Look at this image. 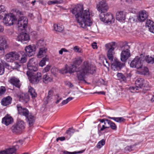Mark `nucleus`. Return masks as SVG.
<instances>
[{
  "instance_id": "4d7b16f0",
  "label": "nucleus",
  "mask_w": 154,
  "mask_h": 154,
  "mask_svg": "<svg viewBox=\"0 0 154 154\" xmlns=\"http://www.w3.org/2000/svg\"><path fill=\"white\" fill-rule=\"evenodd\" d=\"M52 97V96L48 95L47 96L45 99V103H48L49 101L51 99Z\"/></svg>"
},
{
  "instance_id": "774afa93",
  "label": "nucleus",
  "mask_w": 154,
  "mask_h": 154,
  "mask_svg": "<svg viewBox=\"0 0 154 154\" xmlns=\"http://www.w3.org/2000/svg\"><path fill=\"white\" fill-rule=\"evenodd\" d=\"M151 29V30L150 29H149V30L151 32L154 33V25L150 27Z\"/></svg>"
},
{
  "instance_id": "dca6fc26",
  "label": "nucleus",
  "mask_w": 154,
  "mask_h": 154,
  "mask_svg": "<svg viewBox=\"0 0 154 154\" xmlns=\"http://www.w3.org/2000/svg\"><path fill=\"white\" fill-rule=\"evenodd\" d=\"M109 120H106V121L103 123L104 124L102 125L101 128V125L100 124L98 125V132L99 135H100L101 134V131H103L106 128H109Z\"/></svg>"
},
{
  "instance_id": "c9c22d12",
  "label": "nucleus",
  "mask_w": 154,
  "mask_h": 154,
  "mask_svg": "<svg viewBox=\"0 0 154 154\" xmlns=\"http://www.w3.org/2000/svg\"><path fill=\"white\" fill-rule=\"evenodd\" d=\"M117 76L119 80L123 81L125 82H126L127 79L126 77L122 73H118L117 74Z\"/></svg>"
},
{
  "instance_id": "423d86ee",
  "label": "nucleus",
  "mask_w": 154,
  "mask_h": 154,
  "mask_svg": "<svg viewBox=\"0 0 154 154\" xmlns=\"http://www.w3.org/2000/svg\"><path fill=\"white\" fill-rule=\"evenodd\" d=\"M26 74L30 82L33 84H37L42 79V75L40 72H38L36 74L34 72H27Z\"/></svg>"
},
{
  "instance_id": "c85d7f7f",
  "label": "nucleus",
  "mask_w": 154,
  "mask_h": 154,
  "mask_svg": "<svg viewBox=\"0 0 154 154\" xmlns=\"http://www.w3.org/2000/svg\"><path fill=\"white\" fill-rule=\"evenodd\" d=\"M82 60L80 57H77L75 58L73 61V65L77 66H79L82 62Z\"/></svg>"
},
{
  "instance_id": "a878e982",
  "label": "nucleus",
  "mask_w": 154,
  "mask_h": 154,
  "mask_svg": "<svg viewBox=\"0 0 154 154\" xmlns=\"http://www.w3.org/2000/svg\"><path fill=\"white\" fill-rule=\"evenodd\" d=\"M47 51V49L45 47H42L39 48L38 54L37 57L38 58H41L46 55V53Z\"/></svg>"
},
{
  "instance_id": "0e129e2a",
  "label": "nucleus",
  "mask_w": 154,
  "mask_h": 154,
  "mask_svg": "<svg viewBox=\"0 0 154 154\" xmlns=\"http://www.w3.org/2000/svg\"><path fill=\"white\" fill-rule=\"evenodd\" d=\"M92 46L94 49H95L97 48V46L96 42L93 43L92 44Z\"/></svg>"
},
{
  "instance_id": "5fc2aeb1",
  "label": "nucleus",
  "mask_w": 154,
  "mask_h": 154,
  "mask_svg": "<svg viewBox=\"0 0 154 154\" xmlns=\"http://www.w3.org/2000/svg\"><path fill=\"white\" fill-rule=\"evenodd\" d=\"M5 68L4 66L0 63V75H2L4 72Z\"/></svg>"
},
{
  "instance_id": "37998d69",
  "label": "nucleus",
  "mask_w": 154,
  "mask_h": 154,
  "mask_svg": "<svg viewBox=\"0 0 154 154\" xmlns=\"http://www.w3.org/2000/svg\"><path fill=\"white\" fill-rule=\"evenodd\" d=\"M62 2V0H55L54 1H49L48 2V4L49 5L60 4Z\"/></svg>"
},
{
  "instance_id": "a19ab883",
  "label": "nucleus",
  "mask_w": 154,
  "mask_h": 154,
  "mask_svg": "<svg viewBox=\"0 0 154 154\" xmlns=\"http://www.w3.org/2000/svg\"><path fill=\"white\" fill-rule=\"evenodd\" d=\"M75 132V130L72 128H69L66 132V133L67 134L69 137H70L71 135Z\"/></svg>"
},
{
  "instance_id": "3c124183",
  "label": "nucleus",
  "mask_w": 154,
  "mask_h": 154,
  "mask_svg": "<svg viewBox=\"0 0 154 154\" xmlns=\"http://www.w3.org/2000/svg\"><path fill=\"white\" fill-rule=\"evenodd\" d=\"M6 89L3 86L0 87V96L4 94L6 91Z\"/></svg>"
},
{
  "instance_id": "a18cd8bd",
  "label": "nucleus",
  "mask_w": 154,
  "mask_h": 154,
  "mask_svg": "<svg viewBox=\"0 0 154 154\" xmlns=\"http://www.w3.org/2000/svg\"><path fill=\"white\" fill-rule=\"evenodd\" d=\"M129 90L131 92L135 93L138 92L137 90H138L139 88L136 86V87L132 86L129 87Z\"/></svg>"
},
{
  "instance_id": "bb28decb",
  "label": "nucleus",
  "mask_w": 154,
  "mask_h": 154,
  "mask_svg": "<svg viewBox=\"0 0 154 154\" xmlns=\"http://www.w3.org/2000/svg\"><path fill=\"white\" fill-rule=\"evenodd\" d=\"M28 93L33 99H34L37 96V94L34 88L31 86L28 87Z\"/></svg>"
},
{
  "instance_id": "bf43d9fd",
  "label": "nucleus",
  "mask_w": 154,
  "mask_h": 154,
  "mask_svg": "<svg viewBox=\"0 0 154 154\" xmlns=\"http://www.w3.org/2000/svg\"><path fill=\"white\" fill-rule=\"evenodd\" d=\"M65 84L69 88H72L73 87V85L69 82H66Z\"/></svg>"
},
{
  "instance_id": "338daca9",
  "label": "nucleus",
  "mask_w": 154,
  "mask_h": 154,
  "mask_svg": "<svg viewBox=\"0 0 154 154\" xmlns=\"http://www.w3.org/2000/svg\"><path fill=\"white\" fill-rule=\"evenodd\" d=\"M28 17L31 19H33L34 17L33 14L32 13H29L28 14Z\"/></svg>"
},
{
  "instance_id": "f3484780",
  "label": "nucleus",
  "mask_w": 154,
  "mask_h": 154,
  "mask_svg": "<svg viewBox=\"0 0 154 154\" xmlns=\"http://www.w3.org/2000/svg\"><path fill=\"white\" fill-rule=\"evenodd\" d=\"M17 39L18 41L23 42L25 41H28L30 39V37L26 33H21L18 36Z\"/></svg>"
},
{
  "instance_id": "c03bdc74",
  "label": "nucleus",
  "mask_w": 154,
  "mask_h": 154,
  "mask_svg": "<svg viewBox=\"0 0 154 154\" xmlns=\"http://www.w3.org/2000/svg\"><path fill=\"white\" fill-rule=\"evenodd\" d=\"M105 141L104 139H102L97 144V147L98 148H100L102 146L105 144Z\"/></svg>"
},
{
  "instance_id": "473e14b6",
  "label": "nucleus",
  "mask_w": 154,
  "mask_h": 154,
  "mask_svg": "<svg viewBox=\"0 0 154 154\" xmlns=\"http://www.w3.org/2000/svg\"><path fill=\"white\" fill-rule=\"evenodd\" d=\"M67 67L68 72L70 74L74 73L75 72H76V71L77 69L76 66L73 64L69 66H67Z\"/></svg>"
},
{
  "instance_id": "2eb2a0df",
  "label": "nucleus",
  "mask_w": 154,
  "mask_h": 154,
  "mask_svg": "<svg viewBox=\"0 0 154 154\" xmlns=\"http://www.w3.org/2000/svg\"><path fill=\"white\" fill-rule=\"evenodd\" d=\"M36 49L35 46L34 45L26 46L25 48V50L26 54L29 57H31L33 55Z\"/></svg>"
},
{
  "instance_id": "f03ea898",
  "label": "nucleus",
  "mask_w": 154,
  "mask_h": 154,
  "mask_svg": "<svg viewBox=\"0 0 154 154\" xmlns=\"http://www.w3.org/2000/svg\"><path fill=\"white\" fill-rule=\"evenodd\" d=\"M96 70L95 66L90 63L88 61H85L77 68L76 77L80 82L82 81L85 83H86L85 79L86 75L93 74L95 72Z\"/></svg>"
},
{
  "instance_id": "20e7f679",
  "label": "nucleus",
  "mask_w": 154,
  "mask_h": 154,
  "mask_svg": "<svg viewBox=\"0 0 154 154\" xmlns=\"http://www.w3.org/2000/svg\"><path fill=\"white\" fill-rule=\"evenodd\" d=\"M18 113L21 115L26 117L29 126H32L35 122V118L31 113H29L28 110L26 108L23 107L20 104H17L16 106Z\"/></svg>"
},
{
  "instance_id": "6e6d98bb",
  "label": "nucleus",
  "mask_w": 154,
  "mask_h": 154,
  "mask_svg": "<svg viewBox=\"0 0 154 154\" xmlns=\"http://www.w3.org/2000/svg\"><path fill=\"white\" fill-rule=\"evenodd\" d=\"M51 69V66L49 65H47L42 70V72L45 73L48 72Z\"/></svg>"
},
{
  "instance_id": "603ef678",
  "label": "nucleus",
  "mask_w": 154,
  "mask_h": 154,
  "mask_svg": "<svg viewBox=\"0 0 154 154\" xmlns=\"http://www.w3.org/2000/svg\"><path fill=\"white\" fill-rule=\"evenodd\" d=\"M103 63L104 66L106 67L107 68H109V63L107 61L106 59H104L103 61Z\"/></svg>"
},
{
  "instance_id": "1a4fd4ad",
  "label": "nucleus",
  "mask_w": 154,
  "mask_h": 154,
  "mask_svg": "<svg viewBox=\"0 0 154 154\" xmlns=\"http://www.w3.org/2000/svg\"><path fill=\"white\" fill-rule=\"evenodd\" d=\"M24 128V122L23 121H19L11 128L12 132L16 134L21 133Z\"/></svg>"
},
{
  "instance_id": "2f4dec72",
  "label": "nucleus",
  "mask_w": 154,
  "mask_h": 154,
  "mask_svg": "<svg viewBox=\"0 0 154 154\" xmlns=\"http://www.w3.org/2000/svg\"><path fill=\"white\" fill-rule=\"evenodd\" d=\"M54 28L56 31L60 32L63 31L64 29L63 26L61 24H54Z\"/></svg>"
},
{
  "instance_id": "39448f33",
  "label": "nucleus",
  "mask_w": 154,
  "mask_h": 154,
  "mask_svg": "<svg viewBox=\"0 0 154 154\" xmlns=\"http://www.w3.org/2000/svg\"><path fill=\"white\" fill-rule=\"evenodd\" d=\"M121 48L123 51L121 54V60L122 62H125L130 56V51L129 50L130 47L128 45V43L125 42L123 43Z\"/></svg>"
},
{
  "instance_id": "052dcab7",
  "label": "nucleus",
  "mask_w": 154,
  "mask_h": 154,
  "mask_svg": "<svg viewBox=\"0 0 154 154\" xmlns=\"http://www.w3.org/2000/svg\"><path fill=\"white\" fill-rule=\"evenodd\" d=\"M57 100L56 102V104H57L60 101L62 100V98L61 97H60L59 95L58 94L57 95Z\"/></svg>"
},
{
  "instance_id": "4c0bfd02",
  "label": "nucleus",
  "mask_w": 154,
  "mask_h": 154,
  "mask_svg": "<svg viewBox=\"0 0 154 154\" xmlns=\"http://www.w3.org/2000/svg\"><path fill=\"white\" fill-rule=\"evenodd\" d=\"M48 58L46 56L45 57L42 58V59L40 62L39 65L42 67L43 66L45 65L46 62L48 61Z\"/></svg>"
},
{
  "instance_id": "aec40b11",
  "label": "nucleus",
  "mask_w": 154,
  "mask_h": 154,
  "mask_svg": "<svg viewBox=\"0 0 154 154\" xmlns=\"http://www.w3.org/2000/svg\"><path fill=\"white\" fill-rule=\"evenodd\" d=\"M148 17V13L146 11L143 10L139 12L137 16V19L140 22H143Z\"/></svg>"
},
{
  "instance_id": "5701e85b",
  "label": "nucleus",
  "mask_w": 154,
  "mask_h": 154,
  "mask_svg": "<svg viewBox=\"0 0 154 154\" xmlns=\"http://www.w3.org/2000/svg\"><path fill=\"white\" fill-rule=\"evenodd\" d=\"M126 12L124 11H121L116 13V19L119 21L124 20L125 18Z\"/></svg>"
},
{
  "instance_id": "4be33fe9",
  "label": "nucleus",
  "mask_w": 154,
  "mask_h": 154,
  "mask_svg": "<svg viewBox=\"0 0 154 154\" xmlns=\"http://www.w3.org/2000/svg\"><path fill=\"white\" fill-rule=\"evenodd\" d=\"M19 100L24 103H27L29 100V97L27 94L22 93L18 95Z\"/></svg>"
},
{
  "instance_id": "0eeeda50",
  "label": "nucleus",
  "mask_w": 154,
  "mask_h": 154,
  "mask_svg": "<svg viewBox=\"0 0 154 154\" xmlns=\"http://www.w3.org/2000/svg\"><path fill=\"white\" fill-rule=\"evenodd\" d=\"M115 45V42H112L105 45V47L107 50V55L109 60L112 61L114 57L115 53L114 50Z\"/></svg>"
},
{
  "instance_id": "69168bd1",
  "label": "nucleus",
  "mask_w": 154,
  "mask_h": 154,
  "mask_svg": "<svg viewBox=\"0 0 154 154\" xmlns=\"http://www.w3.org/2000/svg\"><path fill=\"white\" fill-rule=\"evenodd\" d=\"M54 92L52 90H50L48 92V95L52 96Z\"/></svg>"
},
{
  "instance_id": "9b49d317",
  "label": "nucleus",
  "mask_w": 154,
  "mask_h": 154,
  "mask_svg": "<svg viewBox=\"0 0 154 154\" xmlns=\"http://www.w3.org/2000/svg\"><path fill=\"white\" fill-rule=\"evenodd\" d=\"M20 57V54L15 52H11L7 54L4 59L8 62H12L15 60H18Z\"/></svg>"
},
{
  "instance_id": "a211bd4d",
  "label": "nucleus",
  "mask_w": 154,
  "mask_h": 154,
  "mask_svg": "<svg viewBox=\"0 0 154 154\" xmlns=\"http://www.w3.org/2000/svg\"><path fill=\"white\" fill-rule=\"evenodd\" d=\"M13 122V119L12 117L9 114L6 115L2 119V123L8 125L11 124Z\"/></svg>"
},
{
  "instance_id": "de8ad7c7",
  "label": "nucleus",
  "mask_w": 154,
  "mask_h": 154,
  "mask_svg": "<svg viewBox=\"0 0 154 154\" xmlns=\"http://www.w3.org/2000/svg\"><path fill=\"white\" fill-rule=\"evenodd\" d=\"M13 11L14 13H15L18 15L21 16L23 15V13L17 8H15L13 9Z\"/></svg>"
},
{
  "instance_id": "4468645a",
  "label": "nucleus",
  "mask_w": 154,
  "mask_h": 154,
  "mask_svg": "<svg viewBox=\"0 0 154 154\" xmlns=\"http://www.w3.org/2000/svg\"><path fill=\"white\" fill-rule=\"evenodd\" d=\"M21 19L18 20L17 26L19 28V29L21 30H23L25 29L27 27L28 24V20L26 18L22 17Z\"/></svg>"
},
{
  "instance_id": "e2e57ef3",
  "label": "nucleus",
  "mask_w": 154,
  "mask_h": 154,
  "mask_svg": "<svg viewBox=\"0 0 154 154\" xmlns=\"http://www.w3.org/2000/svg\"><path fill=\"white\" fill-rule=\"evenodd\" d=\"M14 64L15 65L14 67L16 69L19 68L20 66V65L19 64V63L16 62H14Z\"/></svg>"
},
{
  "instance_id": "7ed1b4c3",
  "label": "nucleus",
  "mask_w": 154,
  "mask_h": 154,
  "mask_svg": "<svg viewBox=\"0 0 154 154\" xmlns=\"http://www.w3.org/2000/svg\"><path fill=\"white\" fill-rule=\"evenodd\" d=\"M97 7L98 11L100 12L99 16L101 21L109 24L114 23L115 19L113 15L109 13L105 14V12L108 9V6L105 1H101Z\"/></svg>"
},
{
  "instance_id": "f257e3e1",
  "label": "nucleus",
  "mask_w": 154,
  "mask_h": 154,
  "mask_svg": "<svg viewBox=\"0 0 154 154\" xmlns=\"http://www.w3.org/2000/svg\"><path fill=\"white\" fill-rule=\"evenodd\" d=\"M83 6L81 4L75 6L71 11L72 14L75 15L76 19L81 27L87 29L88 26L92 24L90 17L89 10L83 11Z\"/></svg>"
},
{
  "instance_id": "79ce46f5",
  "label": "nucleus",
  "mask_w": 154,
  "mask_h": 154,
  "mask_svg": "<svg viewBox=\"0 0 154 154\" xmlns=\"http://www.w3.org/2000/svg\"><path fill=\"white\" fill-rule=\"evenodd\" d=\"M109 122V128H110L113 130H116L117 128L116 124L110 120Z\"/></svg>"
},
{
  "instance_id": "13d9d810",
  "label": "nucleus",
  "mask_w": 154,
  "mask_h": 154,
  "mask_svg": "<svg viewBox=\"0 0 154 154\" xmlns=\"http://www.w3.org/2000/svg\"><path fill=\"white\" fill-rule=\"evenodd\" d=\"M63 52H68V51L65 48H62L59 51V54L61 55L63 54Z\"/></svg>"
},
{
  "instance_id": "72a5a7b5",
  "label": "nucleus",
  "mask_w": 154,
  "mask_h": 154,
  "mask_svg": "<svg viewBox=\"0 0 154 154\" xmlns=\"http://www.w3.org/2000/svg\"><path fill=\"white\" fill-rule=\"evenodd\" d=\"M6 13L5 9V7L3 5L0 6V20L3 18V15H4Z\"/></svg>"
},
{
  "instance_id": "b1692460",
  "label": "nucleus",
  "mask_w": 154,
  "mask_h": 154,
  "mask_svg": "<svg viewBox=\"0 0 154 154\" xmlns=\"http://www.w3.org/2000/svg\"><path fill=\"white\" fill-rule=\"evenodd\" d=\"M10 82L17 88H20L21 86L19 80L15 77L11 78L10 81Z\"/></svg>"
},
{
  "instance_id": "393cba45",
  "label": "nucleus",
  "mask_w": 154,
  "mask_h": 154,
  "mask_svg": "<svg viewBox=\"0 0 154 154\" xmlns=\"http://www.w3.org/2000/svg\"><path fill=\"white\" fill-rule=\"evenodd\" d=\"M12 98L8 96L6 98H3L1 100L2 104L4 106H7L11 103Z\"/></svg>"
},
{
  "instance_id": "680f3d73",
  "label": "nucleus",
  "mask_w": 154,
  "mask_h": 154,
  "mask_svg": "<svg viewBox=\"0 0 154 154\" xmlns=\"http://www.w3.org/2000/svg\"><path fill=\"white\" fill-rule=\"evenodd\" d=\"M65 137H58L56 141H58L59 140H60L61 141H63L64 140H65Z\"/></svg>"
},
{
  "instance_id": "ddd939ff",
  "label": "nucleus",
  "mask_w": 154,
  "mask_h": 154,
  "mask_svg": "<svg viewBox=\"0 0 154 154\" xmlns=\"http://www.w3.org/2000/svg\"><path fill=\"white\" fill-rule=\"evenodd\" d=\"M111 62V69L114 71L121 69L125 65L124 63H121L116 58H114L112 61Z\"/></svg>"
},
{
  "instance_id": "412c9836",
  "label": "nucleus",
  "mask_w": 154,
  "mask_h": 154,
  "mask_svg": "<svg viewBox=\"0 0 154 154\" xmlns=\"http://www.w3.org/2000/svg\"><path fill=\"white\" fill-rule=\"evenodd\" d=\"M18 148V146L16 145L12 148H9L6 150L1 151L0 154H12L15 152Z\"/></svg>"
},
{
  "instance_id": "9d476101",
  "label": "nucleus",
  "mask_w": 154,
  "mask_h": 154,
  "mask_svg": "<svg viewBox=\"0 0 154 154\" xmlns=\"http://www.w3.org/2000/svg\"><path fill=\"white\" fill-rule=\"evenodd\" d=\"M28 70L27 72H33L37 70V63L36 60L34 58L29 60L27 64Z\"/></svg>"
},
{
  "instance_id": "cd10ccee",
  "label": "nucleus",
  "mask_w": 154,
  "mask_h": 154,
  "mask_svg": "<svg viewBox=\"0 0 154 154\" xmlns=\"http://www.w3.org/2000/svg\"><path fill=\"white\" fill-rule=\"evenodd\" d=\"M143 80L141 78H138L135 81V85L138 88H140L143 86Z\"/></svg>"
},
{
  "instance_id": "7c9ffc66",
  "label": "nucleus",
  "mask_w": 154,
  "mask_h": 154,
  "mask_svg": "<svg viewBox=\"0 0 154 154\" xmlns=\"http://www.w3.org/2000/svg\"><path fill=\"white\" fill-rule=\"evenodd\" d=\"M53 79L52 78L49 77L47 74H45L42 78L43 82L45 84H47L49 82H51Z\"/></svg>"
},
{
  "instance_id": "6e6552de",
  "label": "nucleus",
  "mask_w": 154,
  "mask_h": 154,
  "mask_svg": "<svg viewBox=\"0 0 154 154\" xmlns=\"http://www.w3.org/2000/svg\"><path fill=\"white\" fill-rule=\"evenodd\" d=\"M3 18V22L6 26H10L13 24L17 20L15 16L12 13L6 14Z\"/></svg>"
},
{
  "instance_id": "864d4df0",
  "label": "nucleus",
  "mask_w": 154,
  "mask_h": 154,
  "mask_svg": "<svg viewBox=\"0 0 154 154\" xmlns=\"http://www.w3.org/2000/svg\"><path fill=\"white\" fill-rule=\"evenodd\" d=\"M143 69V71L142 72V74L146 75L148 74V69L146 67H143V66L141 68Z\"/></svg>"
},
{
  "instance_id": "ea45409f",
  "label": "nucleus",
  "mask_w": 154,
  "mask_h": 154,
  "mask_svg": "<svg viewBox=\"0 0 154 154\" xmlns=\"http://www.w3.org/2000/svg\"><path fill=\"white\" fill-rule=\"evenodd\" d=\"M146 27H148L149 29L151 30L150 27L154 25V23L150 20H147L146 22Z\"/></svg>"
},
{
  "instance_id": "f704fd0d",
  "label": "nucleus",
  "mask_w": 154,
  "mask_h": 154,
  "mask_svg": "<svg viewBox=\"0 0 154 154\" xmlns=\"http://www.w3.org/2000/svg\"><path fill=\"white\" fill-rule=\"evenodd\" d=\"M108 118L111 119H112L115 121L118 122H124L125 119L122 117H108Z\"/></svg>"
},
{
  "instance_id": "8fccbe9b",
  "label": "nucleus",
  "mask_w": 154,
  "mask_h": 154,
  "mask_svg": "<svg viewBox=\"0 0 154 154\" xmlns=\"http://www.w3.org/2000/svg\"><path fill=\"white\" fill-rule=\"evenodd\" d=\"M73 50L74 51L78 53H81L82 52V49L79 47L78 46H75L73 48Z\"/></svg>"
},
{
  "instance_id": "f8f14e48",
  "label": "nucleus",
  "mask_w": 154,
  "mask_h": 154,
  "mask_svg": "<svg viewBox=\"0 0 154 154\" xmlns=\"http://www.w3.org/2000/svg\"><path fill=\"white\" fill-rule=\"evenodd\" d=\"M130 66L137 69L142 68L143 66V60L141 57H136L131 62Z\"/></svg>"
},
{
  "instance_id": "09e8293b",
  "label": "nucleus",
  "mask_w": 154,
  "mask_h": 154,
  "mask_svg": "<svg viewBox=\"0 0 154 154\" xmlns=\"http://www.w3.org/2000/svg\"><path fill=\"white\" fill-rule=\"evenodd\" d=\"M84 151V150H82L81 151H78L77 152H70L67 151H64L63 153L65 154H75L77 153H83Z\"/></svg>"
},
{
  "instance_id": "e433bc0d",
  "label": "nucleus",
  "mask_w": 154,
  "mask_h": 154,
  "mask_svg": "<svg viewBox=\"0 0 154 154\" xmlns=\"http://www.w3.org/2000/svg\"><path fill=\"white\" fill-rule=\"evenodd\" d=\"M36 45L38 48H42V47H45V44L43 39H40L38 41Z\"/></svg>"
},
{
  "instance_id": "49530a36",
  "label": "nucleus",
  "mask_w": 154,
  "mask_h": 154,
  "mask_svg": "<svg viewBox=\"0 0 154 154\" xmlns=\"http://www.w3.org/2000/svg\"><path fill=\"white\" fill-rule=\"evenodd\" d=\"M60 72L61 73L63 74L69 73L68 72L67 65H66L64 68L61 69L60 70Z\"/></svg>"
},
{
  "instance_id": "58836bf2",
  "label": "nucleus",
  "mask_w": 154,
  "mask_h": 154,
  "mask_svg": "<svg viewBox=\"0 0 154 154\" xmlns=\"http://www.w3.org/2000/svg\"><path fill=\"white\" fill-rule=\"evenodd\" d=\"M145 60L148 63L153 64L154 63V57H152L149 56H147L145 58Z\"/></svg>"
},
{
  "instance_id": "6ab92c4d",
  "label": "nucleus",
  "mask_w": 154,
  "mask_h": 154,
  "mask_svg": "<svg viewBox=\"0 0 154 154\" xmlns=\"http://www.w3.org/2000/svg\"><path fill=\"white\" fill-rule=\"evenodd\" d=\"M7 41L5 36H0V50L4 51L5 49L7 48Z\"/></svg>"
},
{
  "instance_id": "c756f323",
  "label": "nucleus",
  "mask_w": 154,
  "mask_h": 154,
  "mask_svg": "<svg viewBox=\"0 0 154 154\" xmlns=\"http://www.w3.org/2000/svg\"><path fill=\"white\" fill-rule=\"evenodd\" d=\"M20 54L21 55V57L20 60V62L21 63H23L26 62V55L25 53L23 51H20L18 53Z\"/></svg>"
}]
</instances>
